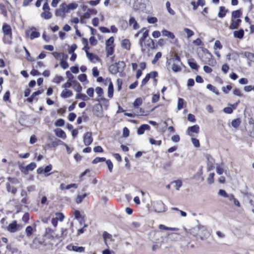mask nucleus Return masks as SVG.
Instances as JSON below:
<instances>
[{"label":"nucleus","instance_id":"17","mask_svg":"<svg viewBox=\"0 0 254 254\" xmlns=\"http://www.w3.org/2000/svg\"><path fill=\"white\" fill-rule=\"evenodd\" d=\"M231 23L229 26V28L230 29H237L239 27L240 23L242 22V20L240 19H232L231 18Z\"/></svg>","mask_w":254,"mask_h":254},{"label":"nucleus","instance_id":"46","mask_svg":"<svg viewBox=\"0 0 254 254\" xmlns=\"http://www.w3.org/2000/svg\"><path fill=\"white\" fill-rule=\"evenodd\" d=\"M25 232H26L27 236L28 237H30L33 232V229L31 226H28L26 227Z\"/></svg>","mask_w":254,"mask_h":254},{"label":"nucleus","instance_id":"41","mask_svg":"<svg viewBox=\"0 0 254 254\" xmlns=\"http://www.w3.org/2000/svg\"><path fill=\"white\" fill-rule=\"evenodd\" d=\"M172 184H174V188L176 190H180V188L182 186V182L181 180H178L172 182Z\"/></svg>","mask_w":254,"mask_h":254},{"label":"nucleus","instance_id":"20","mask_svg":"<svg viewBox=\"0 0 254 254\" xmlns=\"http://www.w3.org/2000/svg\"><path fill=\"white\" fill-rule=\"evenodd\" d=\"M72 91L68 89H64L61 94V96L62 98H66L72 95Z\"/></svg>","mask_w":254,"mask_h":254},{"label":"nucleus","instance_id":"21","mask_svg":"<svg viewBox=\"0 0 254 254\" xmlns=\"http://www.w3.org/2000/svg\"><path fill=\"white\" fill-rule=\"evenodd\" d=\"M17 224L16 221H13L11 223L9 224L7 227V230L11 233H13L17 230Z\"/></svg>","mask_w":254,"mask_h":254},{"label":"nucleus","instance_id":"27","mask_svg":"<svg viewBox=\"0 0 254 254\" xmlns=\"http://www.w3.org/2000/svg\"><path fill=\"white\" fill-rule=\"evenodd\" d=\"M129 25L130 26H132L133 28L135 30L138 29L139 28V26L137 21L132 17H130L129 20Z\"/></svg>","mask_w":254,"mask_h":254},{"label":"nucleus","instance_id":"62","mask_svg":"<svg viewBox=\"0 0 254 254\" xmlns=\"http://www.w3.org/2000/svg\"><path fill=\"white\" fill-rule=\"evenodd\" d=\"M85 196H86V194H84L83 195H78L75 200L76 203H81L82 202V201L83 200V199L85 197Z\"/></svg>","mask_w":254,"mask_h":254},{"label":"nucleus","instance_id":"5","mask_svg":"<svg viewBox=\"0 0 254 254\" xmlns=\"http://www.w3.org/2000/svg\"><path fill=\"white\" fill-rule=\"evenodd\" d=\"M173 65L172 69L174 72H178L181 70L182 68L180 65V58L178 55H175L172 59Z\"/></svg>","mask_w":254,"mask_h":254},{"label":"nucleus","instance_id":"2","mask_svg":"<svg viewBox=\"0 0 254 254\" xmlns=\"http://www.w3.org/2000/svg\"><path fill=\"white\" fill-rule=\"evenodd\" d=\"M140 45L142 52L145 54H148L151 49L154 48V42L150 38L147 40L140 41Z\"/></svg>","mask_w":254,"mask_h":254},{"label":"nucleus","instance_id":"1","mask_svg":"<svg viewBox=\"0 0 254 254\" xmlns=\"http://www.w3.org/2000/svg\"><path fill=\"white\" fill-rule=\"evenodd\" d=\"M2 33L3 34L2 41L4 44L11 45L12 43V30L11 26L4 23L2 26Z\"/></svg>","mask_w":254,"mask_h":254},{"label":"nucleus","instance_id":"29","mask_svg":"<svg viewBox=\"0 0 254 254\" xmlns=\"http://www.w3.org/2000/svg\"><path fill=\"white\" fill-rule=\"evenodd\" d=\"M150 128V126L148 125H141L137 130V133L139 135L143 134L145 130H147Z\"/></svg>","mask_w":254,"mask_h":254},{"label":"nucleus","instance_id":"48","mask_svg":"<svg viewBox=\"0 0 254 254\" xmlns=\"http://www.w3.org/2000/svg\"><path fill=\"white\" fill-rule=\"evenodd\" d=\"M161 57H162V53L160 52H158L156 54L154 59L152 60V63L153 64H155L157 63V62L159 60V59L161 58Z\"/></svg>","mask_w":254,"mask_h":254},{"label":"nucleus","instance_id":"25","mask_svg":"<svg viewBox=\"0 0 254 254\" xmlns=\"http://www.w3.org/2000/svg\"><path fill=\"white\" fill-rule=\"evenodd\" d=\"M121 45L122 48L127 50H129L130 48V41L128 39H124L122 41Z\"/></svg>","mask_w":254,"mask_h":254},{"label":"nucleus","instance_id":"35","mask_svg":"<svg viewBox=\"0 0 254 254\" xmlns=\"http://www.w3.org/2000/svg\"><path fill=\"white\" fill-rule=\"evenodd\" d=\"M162 35L164 36L168 37L169 38H170L172 39H174L175 37L174 34L173 33H172L167 30L164 29V30H162Z\"/></svg>","mask_w":254,"mask_h":254},{"label":"nucleus","instance_id":"33","mask_svg":"<svg viewBox=\"0 0 254 254\" xmlns=\"http://www.w3.org/2000/svg\"><path fill=\"white\" fill-rule=\"evenodd\" d=\"M242 15V12L241 10H237L233 11L232 12V19H240L241 16Z\"/></svg>","mask_w":254,"mask_h":254},{"label":"nucleus","instance_id":"11","mask_svg":"<svg viewBox=\"0 0 254 254\" xmlns=\"http://www.w3.org/2000/svg\"><path fill=\"white\" fill-rule=\"evenodd\" d=\"M93 114L98 118H101L103 116V112L102 105L100 104H96L93 108Z\"/></svg>","mask_w":254,"mask_h":254},{"label":"nucleus","instance_id":"3","mask_svg":"<svg viewBox=\"0 0 254 254\" xmlns=\"http://www.w3.org/2000/svg\"><path fill=\"white\" fill-rule=\"evenodd\" d=\"M125 65V63L124 62H119L111 64L109 67V70L111 73L115 74L118 72L123 71Z\"/></svg>","mask_w":254,"mask_h":254},{"label":"nucleus","instance_id":"44","mask_svg":"<svg viewBox=\"0 0 254 254\" xmlns=\"http://www.w3.org/2000/svg\"><path fill=\"white\" fill-rule=\"evenodd\" d=\"M214 173H210L208 175V177L207 178V181L209 184H212L214 183Z\"/></svg>","mask_w":254,"mask_h":254},{"label":"nucleus","instance_id":"57","mask_svg":"<svg viewBox=\"0 0 254 254\" xmlns=\"http://www.w3.org/2000/svg\"><path fill=\"white\" fill-rule=\"evenodd\" d=\"M106 158L104 157H96L95 158L93 161L92 163L93 164H97L100 162H104L106 161Z\"/></svg>","mask_w":254,"mask_h":254},{"label":"nucleus","instance_id":"60","mask_svg":"<svg viewBox=\"0 0 254 254\" xmlns=\"http://www.w3.org/2000/svg\"><path fill=\"white\" fill-rule=\"evenodd\" d=\"M64 125V121L63 119H58L55 123V126L57 127H62Z\"/></svg>","mask_w":254,"mask_h":254},{"label":"nucleus","instance_id":"18","mask_svg":"<svg viewBox=\"0 0 254 254\" xmlns=\"http://www.w3.org/2000/svg\"><path fill=\"white\" fill-rule=\"evenodd\" d=\"M73 89L77 92L78 93L80 92L82 90V87L80 83L75 80H72V86Z\"/></svg>","mask_w":254,"mask_h":254},{"label":"nucleus","instance_id":"32","mask_svg":"<svg viewBox=\"0 0 254 254\" xmlns=\"http://www.w3.org/2000/svg\"><path fill=\"white\" fill-rule=\"evenodd\" d=\"M73 215L74 216L75 219L80 221V223H81V221L84 219V216L81 215L80 212L78 210H74L73 212Z\"/></svg>","mask_w":254,"mask_h":254},{"label":"nucleus","instance_id":"49","mask_svg":"<svg viewBox=\"0 0 254 254\" xmlns=\"http://www.w3.org/2000/svg\"><path fill=\"white\" fill-rule=\"evenodd\" d=\"M115 47H106V51L108 56H111L113 54Z\"/></svg>","mask_w":254,"mask_h":254},{"label":"nucleus","instance_id":"9","mask_svg":"<svg viewBox=\"0 0 254 254\" xmlns=\"http://www.w3.org/2000/svg\"><path fill=\"white\" fill-rule=\"evenodd\" d=\"M103 237L104 240V242L108 247H109V246L112 245L114 242V240L113 239L112 235L107 232H103Z\"/></svg>","mask_w":254,"mask_h":254},{"label":"nucleus","instance_id":"47","mask_svg":"<svg viewBox=\"0 0 254 254\" xmlns=\"http://www.w3.org/2000/svg\"><path fill=\"white\" fill-rule=\"evenodd\" d=\"M95 90L93 88L90 87L87 89L86 93L88 97H93L94 96Z\"/></svg>","mask_w":254,"mask_h":254},{"label":"nucleus","instance_id":"58","mask_svg":"<svg viewBox=\"0 0 254 254\" xmlns=\"http://www.w3.org/2000/svg\"><path fill=\"white\" fill-rule=\"evenodd\" d=\"M56 218L60 221H63L64 218V216L62 213L57 212L56 213Z\"/></svg>","mask_w":254,"mask_h":254},{"label":"nucleus","instance_id":"15","mask_svg":"<svg viewBox=\"0 0 254 254\" xmlns=\"http://www.w3.org/2000/svg\"><path fill=\"white\" fill-rule=\"evenodd\" d=\"M27 35L30 36L31 40H33L34 38H38L40 36V34L39 32L37 31L35 28H32L28 30L27 33Z\"/></svg>","mask_w":254,"mask_h":254},{"label":"nucleus","instance_id":"64","mask_svg":"<svg viewBox=\"0 0 254 254\" xmlns=\"http://www.w3.org/2000/svg\"><path fill=\"white\" fill-rule=\"evenodd\" d=\"M64 80L63 77L61 76L57 75L55 77L54 82L56 83H59Z\"/></svg>","mask_w":254,"mask_h":254},{"label":"nucleus","instance_id":"34","mask_svg":"<svg viewBox=\"0 0 254 254\" xmlns=\"http://www.w3.org/2000/svg\"><path fill=\"white\" fill-rule=\"evenodd\" d=\"M75 99H79L83 101H88L89 99L87 95L85 94L80 93V92L76 94Z\"/></svg>","mask_w":254,"mask_h":254},{"label":"nucleus","instance_id":"13","mask_svg":"<svg viewBox=\"0 0 254 254\" xmlns=\"http://www.w3.org/2000/svg\"><path fill=\"white\" fill-rule=\"evenodd\" d=\"M43 241L40 240L39 238H36L33 240L32 243L30 245V247L31 249H37L43 245Z\"/></svg>","mask_w":254,"mask_h":254},{"label":"nucleus","instance_id":"22","mask_svg":"<svg viewBox=\"0 0 254 254\" xmlns=\"http://www.w3.org/2000/svg\"><path fill=\"white\" fill-rule=\"evenodd\" d=\"M56 135L62 139H65L66 137V135L65 132L61 128L56 129L55 130Z\"/></svg>","mask_w":254,"mask_h":254},{"label":"nucleus","instance_id":"6","mask_svg":"<svg viewBox=\"0 0 254 254\" xmlns=\"http://www.w3.org/2000/svg\"><path fill=\"white\" fill-rule=\"evenodd\" d=\"M65 13H68L67 4L65 3H62L58 9L56 11L57 16L64 17Z\"/></svg>","mask_w":254,"mask_h":254},{"label":"nucleus","instance_id":"37","mask_svg":"<svg viewBox=\"0 0 254 254\" xmlns=\"http://www.w3.org/2000/svg\"><path fill=\"white\" fill-rule=\"evenodd\" d=\"M114 93V86L112 82H110L108 89V96L109 98H112L113 96Z\"/></svg>","mask_w":254,"mask_h":254},{"label":"nucleus","instance_id":"12","mask_svg":"<svg viewBox=\"0 0 254 254\" xmlns=\"http://www.w3.org/2000/svg\"><path fill=\"white\" fill-rule=\"evenodd\" d=\"M95 92L98 95V98L96 99V101L99 102H101V101L107 102V100L104 98V91L102 88L100 87H96L95 89Z\"/></svg>","mask_w":254,"mask_h":254},{"label":"nucleus","instance_id":"23","mask_svg":"<svg viewBox=\"0 0 254 254\" xmlns=\"http://www.w3.org/2000/svg\"><path fill=\"white\" fill-rule=\"evenodd\" d=\"M67 248L69 250H72L76 252L83 253L85 251V248L83 247H78L75 246H68Z\"/></svg>","mask_w":254,"mask_h":254},{"label":"nucleus","instance_id":"43","mask_svg":"<svg viewBox=\"0 0 254 254\" xmlns=\"http://www.w3.org/2000/svg\"><path fill=\"white\" fill-rule=\"evenodd\" d=\"M78 79L81 82H84L85 81H86L87 83L88 82V81L87 79V76L85 74L83 73V74H79L78 76Z\"/></svg>","mask_w":254,"mask_h":254},{"label":"nucleus","instance_id":"30","mask_svg":"<svg viewBox=\"0 0 254 254\" xmlns=\"http://www.w3.org/2000/svg\"><path fill=\"white\" fill-rule=\"evenodd\" d=\"M139 32L142 33V36L140 41L147 40L148 37V30L145 28H142Z\"/></svg>","mask_w":254,"mask_h":254},{"label":"nucleus","instance_id":"63","mask_svg":"<svg viewBox=\"0 0 254 254\" xmlns=\"http://www.w3.org/2000/svg\"><path fill=\"white\" fill-rule=\"evenodd\" d=\"M106 163L107 165L108 166V167L109 171L110 172H112L113 168V163H112V162L110 160H106Z\"/></svg>","mask_w":254,"mask_h":254},{"label":"nucleus","instance_id":"45","mask_svg":"<svg viewBox=\"0 0 254 254\" xmlns=\"http://www.w3.org/2000/svg\"><path fill=\"white\" fill-rule=\"evenodd\" d=\"M241 121L239 119L234 120L232 121L231 124L233 127L235 128L238 127L240 125Z\"/></svg>","mask_w":254,"mask_h":254},{"label":"nucleus","instance_id":"10","mask_svg":"<svg viewBox=\"0 0 254 254\" xmlns=\"http://www.w3.org/2000/svg\"><path fill=\"white\" fill-rule=\"evenodd\" d=\"M153 208L156 212H163L165 211V204L161 200L154 202L153 203Z\"/></svg>","mask_w":254,"mask_h":254},{"label":"nucleus","instance_id":"39","mask_svg":"<svg viewBox=\"0 0 254 254\" xmlns=\"http://www.w3.org/2000/svg\"><path fill=\"white\" fill-rule=\"evenodd\" d=\"M159 228L160 229H163V230H165L174 231H177L179 230V229L178 228L168 227L163 224L160 225L159 226Z\"/></svg>","mask_w":254,"mask_h":254},{"label":"nucleus","instance_id":"53","mask_svg":"<svg viewBox=\"0 0 254 254\" xmlns=\"http://www.w3.org/2000/svg\"><path fill=\"white\" fill-rule=\"evenodd\" d=\"M72 80H73L68 79L65 83L63 84L62 87L64 89H68V88L71 86L72 87Z\"/></svg>","mask_w":254,"mask_h":254},{"label":"nucleus","instance_id":"31","mask_svg":"<svg viewBox=\"0 0 254 254\" xmlns=\"http://www.w3.org/2000/svg\"><path fill=\"white\" fill-rule=\"evenodd\" d=\"M244 35V31L243 29H240L238 31H235L234 32V36L235 38L242 39Z\"/></svg>","mask_w":254,"mask_h":254},{"label":"nucleus","instance_id":"24","mask_svg":"<svg viewBox=\"0 0 254 254\" xmlns=\"http://www.w3.org/2000/svg\"><path fill=\"white\" fill-rule=\"evenodd\" d=\"M6 190L8 192H11L13 194H15L17 192V189L13 185H11L10 183H7L6 184Z\"/></svg>","mask_w":254,"mask_h":254},{"label":"nucleus","instance_id":"16","mask_svg":"<svg viewBox=\"0 0 254 254\" xmlns=\"http://www.w3.org/2000/svg\"><path fill=\"white\" fill-rule=\"evenodd\" d=\"M187 131V134L189 135L192 137L193 135L192 134L191 132L198 133L199 131V127L197 125H194L192 127H189Z\"/></svg>","mask_w":254,"mask_h":254},{"label":"nucleus","instance_id":"40","mask_svg":"<svg viewBox=\"0 0 254 254\" xmlns=\"http://www.w3.org/2000/svg\"><path fill=\"white\" fill-rule=\"evenodd\" d=\"M114 42V38L113 37H111L106 42V47H115Z\"/></svg>","mask_w":254,"mask_h":254},{"label":"nucleus","instance_id":"4","mask_svg":"<svg viewBox=\"0 0 254 254\" xmlns=\"http://www.w3.org/2000/svg\"><path fill=\"white\" fill-rule=\"evenodd\" d=\"M43 11L41 13L42 18L45 19H50L52 17V13L50 11V8L47 2L45 3L43 6Z\"/></svg>","mask_w":254,"mask_h":254},{"label":"nucleus","instance_id":"8","mask_svg":"<svg viewBox=\"0 0 254 254\" xmlns=\"http://www.w3.org/2000/svg\"><path fill=\"white\" fill-rule=\"evenodd\" d=\"M205 55L208 56V60H202V61L204 64H208V65L212 66H213L216 64V61L213 59V56L209 52L208 50H205Z\"/></svg>","mask_w":254,"mask_h":254},{"label":"nucleus","instance_id":"28","mask_svg":"<svg viewBox=\"0 0 254 254\" xmlns=\"http://www.w3.org/2000/svg\"><path fill=\"white\" fill-rule=\"evenodd\" d=\"M228 11V10L226 9L224 6H221L219 7V11L218 16L220 18H223L225 16L226 13Z\"/></svg>","mask_w":254,"mask_h":254},{"label":"nucleus","instance_id":"50","mask_svg":"<svg viewBox=\"0 0 254 254\" xmlns=\"http://www.w3.org/2000/svg\"><path fill=\"white\" fill-rule=\"evenodd\" d=\"M189 64L190 66L193 69L197 70L199 67V66L197 65V64L194 62L192 61H189Z\"/></svg>","mask_w":254,"mask_h":254},{"label":"nucleus","instance_id":"19","mask_svg":"<svg viewBox=\"0 0 254 254\" xmlns=\"http://www.w3.org/2000/svg\"><path fill=\"white\" fill-rule=\"evenodd\" d=\"M37 165L34 162H32L30 164H28L25 169L21 170V171L24 173L26 174L29 171H33L36 167Z\"/></svg>","mask_w":254,"mask_h":254},{"label":"nucleus","instance_id":"52","mask_svg":"<svg viewBox=\"0 0 254 254\" xmlns=\"http://www.w3.org/2000/svg\"><path fill=\"white\" fill-rule=\"evenodd\" d=\"M149 142L151 144H154L158 146H160L161 145L162 141L161 140H156L152 138H150L149 139Z\"/></svg>","mask_w":254,"mask_h":254},{"label":"nucleus","instance_id":"14","mask_svg":"<svg viewBox=\"0 0 254 254\" xmlns=\"http://www.w3.org/2000/svg\"><path fill=\"white\" fill-rule=\"evenodd\" d=\"M91 132H86L83 136V142L85 145L89 146L93 141Z\"/></svg>","mask_w":254,"mask_h":254},{"label":"nucleus","instance_id":"54","mask_svg":"<svg viewBox=\"0 0 254 254\" xmlns=\"http://www.w3.org/2000/svg\"><path fill=\"white\" fill-rule=\"evenodd\" d=\"M60 65L64 69H66L69 67L67 62L64 59H62L60 62Z\"/></svg>","mask_w":254,"mask_h":254},{"label":"nucleus","instance_id":"51","mask_svg":"<svg viewBox=\"0 0 254 254\" xmlns=\"http://www.w3.org/2000/svg\"><path fill=\"white\" fill-rule=\"evenodd\" d=\"M7 180L8 181L7 183H10L12 185H16L19 183L18 180L14 178L8 177Z\"/></svg>","mask_w":254,"mask_h":254},{"label":"nucleus","instance_id":"61","mask_svg":"<svg viewBox=\"0 0 254 254\" xmlns=\"http://www.w3.org/2000/svg\"><path fill=\"white\" fill-rule=\"evenodd\" d=\"M184 103V100L182 98H179L178 102V109L181 110L183 108V105Z\"/></svg>","mask_w":254,"mask_h":254},{"label":"nucleus","instance_id":"36","mask_svg":"<svg viewBox=\"0 0 254 254\" xmlns=\"http://www.w3.org/2000/svg\"><path fill=\"white\" fill-rule=\"evenodd\" d=\"M143 103V100L141 98L139 97L135 99L133 103V106L134 108L137 109Z\"/></svg>","mask_w":254,"mask_h":254},{"label":"nucleus","instance_id":"38","mask_svg":"<svg viewBox=\"0 0 254 254\" xmlns=\"http://www.w3.org/2000/svg\"><path fill=\"white\" fill-rule=\"evenodd\" d=\"M206 88L209 90L215 93L216 95L219 94V91L218 89L216 87L213 86L212 85L208 84L207 85Z\"/></svg>","mask_w":254,"mask_h":254},{"label":"nucleus","instance_id":"42","mask_svg":"<svg viewBox=\"0 0 254 254\" xmlns=\"http://www.w3.org/2000/svg\"><path fill=\"white\" fill-rule=\"evenodd\" d=\"M68 13L71 10L75 9L78 7V4L75 2H72L67 5Z\"/></svg>","mask_w":254,"mask_h":254},{"label":"nucleus","instance_id":"55","mask_svg":"<svg viewBox=\"0 0 254 254\" xmlns=\"http://www.w3.org/2000/svg\"><path fill=\"white\" fill-rule=\"evenodd\" d=\"M184 30L187 34V37L188 38H190V37H191L194 34V32L191 30H190L188 28H185Z\"/></svg>","mask_w":254,"mask_h":254},{"label":"nucleus","instance_id":"7","mask_svg":"<svg viewBox=\"0 0 254 254\" xmlns=\"http://www.w3.org/2000/svg\"><path fill=\"white\" fill-rule=\"evenodd\" d=\"M205 55L208 56V60H202V61L204 64H208V65L212 66H213L216 64V61L213 59V56L209 52L208 50H205Z\"/></svg>","mask_w":254,"mask_h":254},{"label":"nucleus","instance_id":"26","mask_svg":"<svg viewBox=\"0 0 254 254\" xmlns=\"http://www.w3.org/2000/svg\"><path fill=\"white\" fill-rule=\"evenodd\" d=\"M86 53L87 57L91 62L93 63H96L97 61H98L99 59L98 57L94 55L92 53H89L88 51H87V50H86Z\"/></svg>","mask_w":254,"mask_h":254},{"label":"nucleus","instance_id":"59","mask_svg":"<svg viewBox=\"0 0 254 254\" xmlns=\"http://www.w3.org/2000/svg\"><path fill=\"white\" fill-rule=\"evenodd\" d=\"M222 48V46L219 40H216L215 42L214 45V50H217V49L220 50Z\"/></svg>","mask_w":254,"mask_h":254},{"label":"nucleus","instance_id":"56","mask_svg":"<svg viewBox=\"0 0 254 254\" xmlns=\"http://www.w3.org/2000/svg\"><path fill=\"white\" fill-rule=\"evenodd\" d=\"M52 168H53V167H52V165H48L45 168V169H44L45 176L47 177L50 174H47V173L49 172L50 171H51L52 169Z\"/></svg>","mask_w":254,"mask_h":254}]
</instances>
